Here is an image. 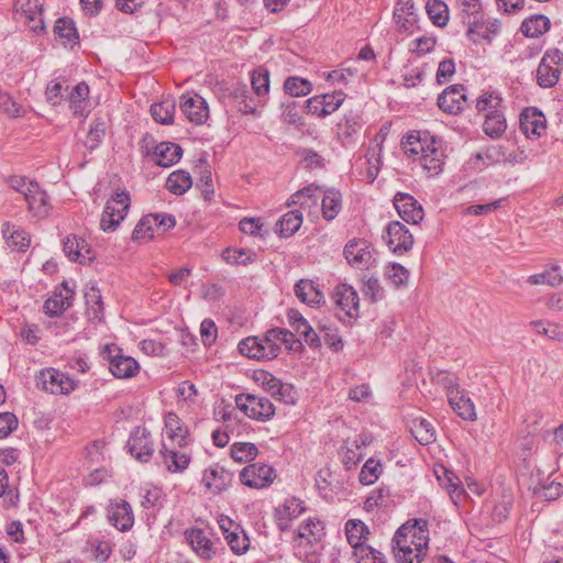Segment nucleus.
<instances>
[{"label":"nucleus","instance_id":"nucleus-1","mask_svg":"<svg viewBox=\"0 0 563 563\" xmlns=\"http://www.w3.org/2000/svg\"><path fill=\"white\" fill-rule=\"evenodd\" d=\"M429 522L409 519L394 533L391 551L396 563H422L429 549Z\"/></svg>","mask_w":563,"mask_h":563},{"label":"nucleus","instance_id":"nucleus-2","mask_svg":"<svg viewBox=\"0 0 563 563\" xmlns=\"http://www.w3.org/2000/svg\"><path fill=\"white\" fill-rule=\"evenodd\" d=\"M130 201L128 191H117L108 199L100 219V227L104 232L117 230L128 214Z\"/></svg>","mask_w":563,"mask_h":563},{"label":"nucleus","instance_id":"nucleus-3","mask_svg":"<svg viewBox=\"0 0 563 563\" xmlns=\"http://www.w3.org/2000/svg\"><path fill=\"white\" fill-rule=\"evenodd\" d=\"M236 407L249 418L257 421H269L275 416V406L265 396L239 394L235 396Z\"/></svg>","mask_w":563,"mask_h":563},{"label":"nucleus","instance_id":"nucleus-4","mask_svg":"<svg viewBox=\"0 0 563 563\" xmlns=\"http://www.w3.org/2000/svg\"><path fill=\"white\" fill-rule=\"evenodd\" d=\"M102 357L109 362V371L117 378H131L140 371L139 363L131 356H125L114 344L106 345Z\"/></svg>","mask_w":563,"mask_h":563},{"label":"nucleus","instance_id":"nucleus-5","mask_svg":"<svg viewBox=\"0 0 563 563\" xmlns=\"http://www.w3.org/2000/svg\"><path fill=\"white\" fill-rule=\"evenodd\" d=\"M563 53L558 48L545 52L538 68L537 82L542 88H551L556 85L561 75Z\"/></svg>","mask_w":563,"mask_h":563},{"label":"nucleus","instance_id":"nucleus-6","mask_svg":"<svg viewBox=\"0 0 563 563\" xmlns=\"http://www.w3.org/2000/svg\"><path fill=\"white\" fill-rule=\"evenodd\" d=\"M347 263L357 269H368L375 262V250L373 245L364 239L350 240L343 250Z\"/></svg>","mask_w":563,"mask_h":563},{"label":"nucleus","instance_id":"nucleus-7","mask_svg":"<svg viewBox=\"0 0 563 563\" xmlns=\"http://www.w3.org/2000/svg\"><path fill=\"white\" fill-rule=\"evenodd\" d=\"M419 164L429 176H437L442 172L444 154L440 140L426 134L423 151L419 155Z\"/></svg>","mask_w":563,"mask_h":563},{"label":"nucleus","instance_id":"nucleus-8","mask_svg":"<svg viewBox=\"0 0 563 563\" xmlns=\"http://www.w3.org/2000/svg\"><path fill=\"white\" fill-rule=\"evenodd\" d=\"M238 349L242 355L258 361L273 360L280 352L279 344L268 343L264 336H249L239 343Z\"/></svg>","mask_w":563,"mask_h":563},{"label":"nucleus","instance_id":"nucleus-9","mask_svg":"<svg viewBox=\"0 0 563 563\" xmlns=\"http://www.w3.org/2000/svg\"><path fill=\"white\" fill-rule=\"evenodd\" d=\"M37 386H41L44 390L49 391L51 394L67 395L75 390L77 383L60 371L46 368L41 371Z\"/></svg>","mask_w":563,"mask_h":563},{"label":"nucleus","instance_id":"nucleus-10","mask_svg":"<svg viewBox=\"0 0 563 563\" xmlns=\"http://www.w3.org/2000/svg\"><path fill=\"white\" fill-rule=\"evenodd\" d=\"M256 380L261 383L263 388L276 400L286 405H295L297 401V393L292 385L283 383L268 372H260Z\"/></svg>","mask_w":563,"mask_h":563},{"label":"nucleus","instance_id":"nucleus-11","mask_svg":"<svg viewBox=\"0 0 563 563\" xmlns=\"http://www.w3.org/2000/svg\"><path fill=\"white\" fill-rule=\"evenodd\" d=\"M14 5L19 19L22 20L32 32L35 34L45 32L42 3L37 0H16Z\"/></svg>","mask_w":563,"mask_h":563},{"label":"nucleus","instance_id":"nucleus-12","mask_svg":"<svg viewBox=\"0 0 563 563\" xmlns=\"http://www.w3.org/2000/svg\"><path fill=\"white\" fill-rule=\"evenodd\" d=\"M333 300L338 309L339 318L345 317L353 319L360 314V299L356 290L346 284H340L334 288Z\"/></svg>","mask_w":563,"mask_h":563},{"label":"nucleus","instance_id":"nucleus-13","mask_svg":"<svg viewBox=\"0 0 563 563\" xmlns=\"http://www.w3.org/2000/svg\"><path fill=\"white\" fill-rule=\"evenodd\" d=\"M389 250L395 254H402L411 250L413 236L409 230L399 221H391L383 235Z\"/></svg>","mask_w":563,"mask_h":563},{"label":"nucleus","instance_id":"nucleus-14","mask_svg":"<svg viewBox=\"0 0 563 563\" xmlns=\"http://www.w3.org/2000/svg\"><path fill=\"white\" fill-rule=\"evenodd\" d=\"M276 474L272 466L264 463H254L245 466L240 473V481L251 488H264L269 486Z\"/></svg>","mask_w":563,"mask_h":563},{"label":"nucleus","instance_id":"nucleus-15","mask_svg":"<svg viewBox=\"0 0 563 563\" xmlns=\"http://www.w3.org/2000/svg\"><path fill=\"white\" fill-rule=\"evenodd\" d=\"M126 446L131 455L140 462L150 461L154 453L151 432L143 427H135L132 430Z\"/></svg>","mask_w":563,"mask_h":563},{"label":"nucleus","instance_id":"nucleus-16","mask_svg":"<svg viewBox=\"0 0 563 563\" xmlns=\"http://www.w3.org/2000/svg\"><path fill=\"white\" fill-rule=\"evenodd\" d=\"M179 107L184 115L196 125L205 123L209 117L207 101L198 93L181 95Z\"/></svg>","mask_w":563,"mask_h":563},{"label":"nucleus","instance_id":"nucleus-17","mask_svg":"<svg viewBox=\"0 0 563 563\" xmlns=\"http://www.w3.org/2000/svg\"><path fill=\"white\" fill-rule=\"evenodd\" d=\"M108 521L119 531L131 530L134 525V515L131 505L123 499L110 500L107 507Z\"/></svg>","mask_w":563,"mask_h":563},{"label":"nucleus","instance_id":"nucleus-18","mask_svg":"<svg viewBox=\"0 0 563 563\" xmlns=\"http://www.w3.org/2000/svg\"><path fill=\"white\" fill-rule=\"evenodd\" d=\"M185 538L200 560L210 561L216 556L217 549L214 543L203 529L197 527L186 529Z\"/></svg>","mask_w":563,"mask_h":563},{"label":"nucleus","instance_id":"nucleus-19","mask_svg":"<svg viewBox=\"0 0 563 563\" xmlns=\"http://www.w3.org/2000/svg\"><path fill=\"white\" fill-rule=\"evenodd\" d=\"M234 474L219 463H214L205 470L202 483L212 494L225 492L233 479Z\"/></svg>","mask_w":563,"mask_h":563},{"label":"nucleus","instance_id":"nucleus-20","mask_svg":"<svg viewBox=\"0 0 563 563\" xmlns=\"http://www.w3.org/2000/svg\"><path fill=\"white\" fill-rule=\"evenodd\" d=\"M466 104L467 97L463 85L449 86L438 97L439 108L448 114H459Z\"/></svg>","mask_w":563,"mask_h":563},{"label":"nucleus","instance_id":"nucleus-21","mask_svg":"<svg viewBox=\"0 0 563 563\" xmlns=\"http://www.w3.org/2000/svg\"><path fill=\"white\" fill-rule=\"evenodd\" d=\"M393 202L399 217L407 223L418 224L423 220V208L411 195L397 192Z\"/></svg>","mask_w":563,"mask_h":563},{"label":"nucleus","instance_id":"nucleus-22","mask_svg":"<svg viewBox=\"0 0 563 563\" xmlns=\"http://www.w3.org/2000/svg\"><path fill=\"white\" fill-rule=\"evenodd\" d=\"M474 24H468L466 27V36L470 41L477 44L481 41L492 43L495 36L500 32V22L497 19H482L474 20Z\"/></svg>","mask_w":563,"mask_h":563},{"label":"nucleus","instance_id":"nucleus-23","mask_svg":"<svg viewBox=\"0 0 563 563\" xmlns=\"http://www.w3.org/2000/svg\"><path fill=\"white\" fill-rule=\"evenodd\" d=\"M520 130L528 137H540L547 130V120L537 108H526L519 118Z\"/></svg>","mask_w":563,"mask_h":563},{"label":"nucleus","instance_id":"nucleus-24","mask_svg":"<svg viewBox=\"0 0 563 563\" xmlns=\"http://www.w3.org/2000/svg\"><path fill=\"white\" fill-rule=\"evenodd\" d=\"M305 511L303 501L296 497H289L275 508L274 517L280 531L290 528V521L298 518Z\"/></svg>","mask_w":563,"mask_h":563},{"label":"nucleus","instance_id":"nucleus-25","mask_svg":"<svg viewBox=\"0 0 563 563\" xmlns=\"http://www.w3.org/2000/svg\"><path fill=\"white\" fill-rule=\"evenodd\" d=\"M63 251L70 261L79 264H86L92 260L89 244L78 235L66 236L63 241Z\"/></svg>","mask_w":563,"mask_h":563},{"label":"nucleus","instance_id":"nucleus-26","mask_svg":"<svg viewBox=\"0 0 563 563\" xmlns=\"http://www.w3.org/2000/svg\"><path fill=\"white\" fill-rule=\"evenodd\" d=\"M24 199L27 203L29 212L32 213L33 217L43 219L49 214L52 209L49 197L38 183L31 185V190H29Z\"/></svg>","mask_w":563,"mask_h":563},{"label":"nucleus","instance_id":"nucleus-27","mask_svg":"<svg viewBox=\"0 0 563 563\" xmlns=\"http://www.w3.org/2000/svg\"><path fill=\"white\" fill-rule=\"evenodd\" d=\"M448 400L453 411L463 420H476L475 405L472 399L455 387L448 388Z\"/></svg>","mask_w":563,"mask_h":563},{"label":"nucleus","instance_id":"nucleus-28","mask_svg":"<svg viewBox=\"0 0 563 563\" xmlns=\"http://www.w3.org/2000/svg\"><path fill=\"white\" fill-rule=\"evenodd\" d=\"M287 318L290 327L297 332V334L303 338L308 345L311 347L320 346V336L298 310L289 309Z\"/></svg>","mask_w":563,"mask_h":563},{"label":"nucleus","instance_id":"nucleus-29","mask_svg":"<svg viewBox=\"0 0 563 563\" xmlns=\"http://www.w3.org/2000/svg\"><path fill=\"white\" fill-rule=\"evenodd\" d=\"M62 287V290L58 292L55 291L54 295L44 302V312L49 317L62 314L73 305L74 291L68 287L67 282H64Z\"/></svg>","mask_w":563,"mask_h":563},{"label":"nucleus","instance_id":"nucleus-30","mask_svg":"<svg viewBox=\"0 0 563 563\" xmlns=\"http://www.w3.org/2000/svg\"><path fill=\"white\" fill-rule=\"evenodd\" d=\"M89 86L81 81L73 87L71 91L68 95L69 108L73 111L75 117L78 118H87L90 108H89Z\"/></svg>","mask_w":563,"mask_h":563},{"label":"nucleus","instance_id":"nucleus-31","mask_svg":"<svg viewBox=\"0 0 563 563\" xmlns=\"http://www.w3.org/2000/svg\"><path fill=\"white\" fill-rule=\"evenodd\" d=\"M296 297L311 307H319L324 302V295L312 280L300 279L294 287Z\"/></svg>","mask_w":563,"mask_h":563},{"label":"nucleus","instance_id":"nucleus-32","mask_svg":"<svg viewBox=\"0 0 563 563\" xmlns=\"http://www.w3.org/2000/svg\"><path fill=\"white\" fill-rule=\"evenodd\" d=\"M1 232L7 245L12 250L25 252L30 246V235L21 227L11 222H4Z\"/></svg>","mask_w":563,"mask_h":563},{"label":"nucleus","instance_id":"nucleus-33","mask_svg":"<svg viewBox=\"0 0 563 563\" xmlns=\"http://www.w3.org/2000/svg\"><path fill=\"white\" fill-rule=\"evenodd\" d=\"M54 34L64 47L74 48L79 44V35L75 22L69 18H59L54 25Z\"/></svg>","mask_w":563,"mask_h":563},{"label":"nucleus","instance_id":"nucleus-34","mask_svg":"<svg viewBox=\"0 0 563 563\" xmlns=\"http://www.w3.org/2000/svg\"><path fill=\"white\" fill-rule=\"evenodd\" d=\"M167 437L179 448L188 444V429L184 426L180 418L175 412H168L164 418Z\"/></svg>","mask_w":563,"mask_h":563},{"label":"nucleus","instance_id":"nucleus-35","mask_svg":"<svg viewBox=\"0 0 563 563\" xmlns=\"http://www.w3.org/2000/svg\"><path fill=\"white\" fill-rule=\"evenodd\" d=\"M324 528L320 520L308 518L305 522H302L297 532H296V541L299 540V544L312 545L316 542L320 541L324 536Z\"/></svg>","mask_w":563,"mask_h":563},{"label":"nucleus","instance_id":"nucleus-36","mask_svg":"<svg viewBox=\"0 0 563 563\" xmlns=\"http://www.w3.org/2000/svg\"><path fill=\"white\" fill-rule=\"evenodd\" d=\"M183 449L184 448H180L179 450L167 449L164 445L161 451L163 463L169 472H184L188 467L190 463V455Z\"/></svg>","mask_w":563,"mask_h":563},{"label":"nucleus","instance_id":"nucleus-37","mask_svg":"<svg viewBox=\"0 0 563 563\" xmlns=\"http://www.w3.org/2000/svg\"><path fill=\"white\" fill-rule=\"evenodd\" d=\"M318 191H321V187L316 185H309L290 196L287 200L286 206H300L302 209L317 208L319 202Z\"/></svg>","mask_w":563,"mask_h":563},{"label":"nucleus","instance_id":"nucleus-38","mask_svg":"<svg viewBox=\"0 0 563 563\" xmlns=\"http://www.w3.org/2000/svg\"><path fill=\"white\" fill-rule=\"evenodd\" d=\"M321 210L322 216L327 221H331L338 217L342 209V196L339 190L334 188L322 190Z\"/></svg>","mask_w":563,"mask_h":563},{"label":"nucleus","instance_id":"nucleus-39","mask_svg":"<svg viewBox=\"0 0 563 563\" xmlns=\"http://www.w3.org/2000/svg\"><path fill=\"white\" fill-rule=\"evenodd\" d=\"M434 473L440 485L449 493L452 501L457 504L464 493L460 479L453 472H450L444 466H441L440 470H435Z\"/></svg>","mask_w":563,"mask_h":563},{"label":"nucleus","instance_id":"nucleus-40","mask_svg":"<svg viewBox=\"0 0 563 563\" xmlns=\"http://www.w3.org/2000/svg\"><path fill=\"white\" fill-rule=\"evenodd\" d=\"M154 155L157 165L163 167H169L180 159L183 155V150L179 145L175 143L163 142L155 147Z\"/></svg>","mask_w":563,"mask_h":563},{"label":"nucleus","instance_id":"nucleus-41","mask_svg":"<svg viewBox=\"0 0 563 563\" xmlns=\"http://www.w3.org/2000/svg\"><path fill=\"white\" fill-rule=\"evenodd\" d=\"M302 224V213L300 210L286 212L276 223L275 231L282 238L292 236Z\"/></svg>","mask_w":563,"mask_h":563},{"label":"nucleus","instance_id":"nucleus-42","mask_svg":"<svg viewBox=\"0 0 563 563\" xmlns=\"http://www.w3.org/2000/svg\"><path fill=\"white\" fill-rule=\"evenodd\" d=\"M368 534L369 529L362 520L350 519L345 522L346 540L353 550L364 545Z\"/></svg>","mask_w":563,"mask_h":563},{"label":"nucleus","instance_id":"nucleus-43","mask_svg":"<svg viewBox=\"0 0 563 563\" xmlns=\"http://www.w3.org/2000/svg\"><path fill=\"white\" fill-rule=\"evenodd\" d=\"M551 21L543 14L531 15L520 26V31L527 37H539L550 30Z\"/></svg>","mask_w":563,"mask_h":563},{"label":"nucleus","instance_id":"nucleus-44","mask_svg":"<svg viewBox=\"0 0 563 563\" xmlns=\"http://www.w3.org/2000/svg\"><path fill=\"white\" fill-rule=\"evenodd\" d=\"M456 9L461 22L467 26L484 15L481 0H456Z\"/></svg>","mask_w":563,"mask_h":563},{"label":"nucleus","instance_id":"nucleus-45","mask_svg":"<svg viewBox=\"0 0 563 563\" xmlns=\"http://www.w3.org/2000/svg\"><path fill=\"white\" fill-rule=\"evenodd\" d=\"M87 314L90 321L100 322L103 319V302L99 288L91 286L85 292Z\"/></svg>","mask_w":563,"mask_h":563},{"label":"nucleus","instance_id":"nucleus-46","mask_svg":"<svg viewBox=\"0 0 563 563\" xmlns=\"http://www.w3.org/2000/svg\"><path fill=\"white\" fill-rule=\"evenodd\" d=\"M411 434L421 445L435 441V430L430 421L423 418L413 419L410 428Z\"/></svg>","mask_w":563,"mask_h":563},{"label":"nucleus","instance_id":"nucleus-47","mask_svg":"<svg viewBox=\"0 0 563 563\" xmlns=\"http://www.w3.org/2000/svg\"><path fill=\"white\" fill-rule=\"evenodd\" d=\"M338 135L341 140H349L362 128V118L357 111H349L338 123Z\"/></svg>","mask_w":563,"mask_h":563},{"label":"nucleus","instance_id":"nucleus-48","mask_svg":"<svg viewBox=\"0 0 563 563\" xmlns=\"http://www.w3.org/2000/svg\"><path fill=\"white\" fill-rule=\"evenodd\" d=\"M233 97L238 103L239 110L244 114H254L257 107H262L265 102H258L250 96L247 87L245 85H239L233 90Z\"/></svg>","mask_w":563,"mask_h":563},{"label":"nucleus","instance_id":"nucleus-49","mask_svg":"<svg viewBox=\"0 0 563 563\" xmlns=\"http://www.w3.org/2000/svg\"><path fill=\"white\" fill-rule=\"evenodd\" d=\"M192 185L191 176L188 172L178 169L169 174L166 179V188L174 195H184Z\"/></svg>","mask_w":563,"mask_h":563},{"label":"nucleus","instance_id":"nucleus-50","mask_svg":"<svg viewBox=\"0 0 563 563\" xmlns=\"http://www.w3.org/2000/svg\"><path fill=\"white\" fill-rule=\"evenodd\" d=\"M507 129V121L505 118L504 110L497 113H490L485 115L483 123V131L486 135L492 139L500 137Z\"/></svg>","mask_w":563,"mask_h":563},{"label":"nucleus","instance_id":"nucleus-51","mask_svg":"<svg viewBox=\"0 0 563 563\" xmlns=\"http://www.w3.org/2000/svg\"><path fill=\"white\" fill-rule=\"evenodd\" d=\"M476 109L478 112L486 114L497 113L505 109L503 98L496 91H484L476 101Z\"/></svg>","mask_w":563,"mask_h":563},{"label":"nucleus","instance_id":"nucleus-52","mask_svg":"<svg viewBox=\"0 0 563 563\" xmlns=\"http://www.w3.org/2000/svg\"><path fill=\"white\" fill-rule=\"evenodd\" d=\"M366 445V440L360 435L350 445L342 450V462L347 470L355 467L363 459L362 446Z\"/></svg>","mask_w":563,"mask_h":563},{"label":"nucleus","instance_id":"nucleus-53","mask_svg":"<svg viewBox=\"0 0 563 563\" xmlns=\"http://www.w3.org/2000/svg\"><path fill=\"white\" fill-rule=\"evenodd\" d=\"M252 89L258 98V102H266L269 91V73L263 67L254 69L251 74Z\"/></svg>","mask_w":563,"mask_h":563},{"label":"nucleus","instance_id":"nucleus-54","mask_svg":"<svg viewBox=\"0 0 563 563\" xmlns=\"http://www.w3.org/2000/svg\"><path fill=\"white\" fill-rule=\"evenodd\" d=\"M527 282L531 285H549L551 287H556L563 283V276L561 274L560 266L552 265L549 269H545L542 273L529 276Z\"/></svg>","mask_w":563,"mask_h":563},{"label":"nucleus","instance_id":"nucleus-55","mask_svg":"<svg viewBox=\"0 0 563 563\" xmlns=\"http://www.w3.org/2000/svg\"><path fill=\"white\" fill-rule=\"evenodd\" d=\"M428 16L437 26L443 27L449 22V8L442 0H428L426 4Z\"/></svg>","mask_w":563,"mask_h":563},{"label":"nucleus","instance_id":"nucleus-56","mask_svg":"<svg viewBox=\"0 0 563 563\" xmlns=\"http://www.w3.org/2000/svg\"><path fill=\"white\" fill-rule=\"evenodd\" d=\"M175 110L176 103L174 100H164L152 104L151 114L156 122L168 125L174 122Z\"/></svg>","mask_w":563,"mask_h":563},{"label":"nucleus","instance_id":"nucleus-57","mask_svg":"<svg viewBox=\"0 0 563 563\" xmlns=\"http://www.w3.org/2000/svg\"><path fill=\"white\" fill-rule=\"evenodd\" d=\"M428 132H411L401 141V148L404 153L419 161V155L423 151V144Z\"/></svg>","mask_w":563,"mask_h":563},{"label":"nucleus","instance_id":"nucleus-58","mask_svg":"<svg viewBox=\"0 0 563 563\" xmlns=\"http://www.w3.org/2000/svg\"><path fill=\"white\" fill-rule=\"evenodd\" d=\"M106 121L101 118L93 119L85 140V146L90 151L97 148L102 143L106 136Z\"/></svg>","mask_w":563,"mask_h":563},{"label":"nucleus","instance_id":"nucleus-59","mask_svg":"<svg viewBox=\"0 0 563 563\" xmlns=\"http://www.w3.org/2000/svg\"><path fill=\"white\" fill-rule=\"evenodd\" d=\"M230 452L234 461L245 463L257 456L258 449L251 442H235L231 445Z\"/></svg>","mask_w":563,"mask_h":563},{"label":"nucleus","instance_id":"nucleus-60","mask_svg":"<svg viewBox=\"0 0 563 563\" xmlns=\"http://www.w3.org/2000/svg\"><path fill=\"white\" fill-rule=\"evenodd\" d=\"M224 539L231 551L236 555H243L250 549L251 541L242 527L235 532H230Z\"/></svg>","mask_w":563,"mask_h":563},{"label":"nucleus","instance_id":"nucleus-61","mask_svg":"<svg viewBox=\"0 0 563 563\" xmlns=\"http://www.w3.org/2000/svg\"><path fill=\"white\" fill-rule=\"evenodd\" d=\"M284 90L287 95H289V97H301L311 92L312 85L307 79L291 76L285 80Z\"/></svg>","mask_w":563,"mask_h":563},{"label":"nucleus","instance_id":"nucleus-62","mask_svg":"<svg viewBox=\"0 0 563 563\" xmlns=\"http://www.w3.org/2000/svg\"><path fill=\"white\" fill-rule=\"evenodd\" d=\"M356 563H387L386 556L371 545L364 544L353 550Z\"/></svg>","mask_w":563,"mask_h":563},{"label":"nucleus","instance_id":"nucleus-63","mask_svg":"<svg viewBox=\"0 0 563 563\" xmlns=\"http://www.w3.org/2000/svg\"><path fill=\"white\" fill-rule=\"evenodd\" d=\"M475 159L482 161L484 165H493L499 162H506V151L500 145H493L478 152L474 156Z\"/></svg>","mask_w":563,"mask_h":563},{"label":"nucleus","instance_id":"nucleus-64","mask_svg":"<svg viewBox=\"0 0 563 563\" xmlns=\"http://www.w3.org/2000/svg\"><path fill=\"white\" fill-rule=\"evenodd\" d=\"M318 330L323 335L324 343L332 349L333 351L338 352L343 349V341L341 335L339 334L338 330L333 328L331 324L328 323H319Z\"/></svg>","mask_w":563,"mask_h":563}]
</instances>
